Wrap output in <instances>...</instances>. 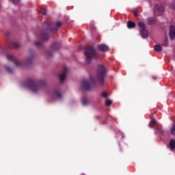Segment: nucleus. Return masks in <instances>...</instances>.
I'll return each instance as SVG.
<instances>
[{
  "label": "nucleus",
  "instance_id": "nucleus-1",
  "mask_svg": "<svg viewBox=\"0 0 175 175\" xmlns=\"http://www.w3.org/2000/svg\"><path fill=\"white\" fill-rule=\"evenodd\" d=\"M45 84L46 83L43 81L35 82V81L29 79L26 81V83L23 85V87H24V88H27V90H29L31 92L36 94V92L40 91V89L42 88L43 85Z\"/></svg>",
  "mask_w": 175,
  "mask_h": 175
},
{
  "label": "nucleus",
  "instance_id": "nucleus-2",
  "mask_svg": "<svg viewBox=\"0 0 175 175\" xmlns=\"http://www.w3.org/2000/svg\"><path fill=\"white\" fill-rule=\"evenodd\" d=\"M95 85V79L91 77L89 79H85L81 82V86L83 90L85 91H88V90H91V88H94Z\"/></svg>",
  "mask_w": 175,
  "mask_h": 175
},
{
  "label": "nucleus",
  "instance_id": "nucleus-3",
  "mask_svg": "<svg viewBox=\"0 0 175 175\" xmlns=\"http://www.w3.org/2000/svg\"><path fill=\"white\" fill-rule=\"evenodd\" d=\"M85 55L88 57L85 60L86 64H90L92 58L96 55V52H95V49L93 47H90L85 51Z\"/></svg>",
  "mask_w": 175,
  "mask_h": 175
},
{
  "label": "nucleus",
  "instance_id": "nucleus-4",
  "mask_svg": "<svg viewBox=\"0 0 175 175\" xmlns=\"http://www.w3.org/2000/svg\"><path fill=\"white\" fill-rule=\"evenodd\" d=\"M98 81L100 84H103V76L106 74V68L103 65H99L98 67Z\"/></svg>",
  "mask_w": 175,
  "mask_h": 175
},
{
  "label": "nucleus",
  "instance_id": "nucleus-5",
  "mask_svg": "<svg viewBox=\"0 0 175 175\" xmlns=\"http://www.w3.org/2000/svg\"><path fill=\"white\" fill-rule=\"evenodd\" d=\"M138 27L139 28V33L142 39H146L148 36V31L146 29V25L143 22L138 23Z\"/></svg>",
  "mask_w": 175,
  "mask_h": 175
},
{
  "label": "nucleus",
  "instance_id": "nucleus-6",
  "mask_svg": "<svg viewBox=\"0 0 175 175\" xmlns=\"http://www.w3.org/2000/svg\"><path fill=\"white\" fill-rule=\"evenodd\" d=\"M7 59L9 61H13L16 66H23V63L18 62V60L13 59V56L12 55H7Z\"/></svg>",
  "mask_w": 175,
  "mask_h": 175
},
{
  "label": "nucleus",
  "instance_id": "nucleus-7",
  "mask_svg": "<svg viewBox=\"0 0 175 175\" xmlns=\"http://www.w3.org/2000/svg\"><path fill=\"white\" fill-rule=\"evenodd\" d=\"M68 72V68L64 67V71L59 75V81L62 83L66 77V73Z\"/></svg>",
  "mask_w": 175,
  "mask_h": 175
},
{
  "label": "nucleus",
  "instance_id": "nucleus-8",
  "mask_svg": "<svg viewBox=\"0 0 175 175\" xmlns=\"http://www.w3.org/2000/svg\"><path fill=\"white\" fill-rule=\"evenodd\" d=\"M169 35L171 40L174 39L175 38V27L174 26L170 27Z\"/></svg>",
  "mask_w": 175,
  "mask_h": 175
},
{
  "label": "nucleus",
  "instance_id": "nucleus-9",
  "mask_svg": "<svg viewBox=\"0 0 175 175\" xmlns=\"http://www.w3.org/2000/svg\"><path fill=\"white\" fill-rule=\"evenodd\" d=\"M98 49L100 51H109V46L103 44L98 45Z\"/></svg>",
  "mask_w": 175,
  "mask_h": 175
},
{
  "label": "nucleus",
  "instance_id": "nucleus-10",
  "mask_svg": "<svg viewBox=\"0 0 175 175\" xmlns=\"http://www.w3.org/2000/svg\"><path fill=\"white\" fill-rule=\"evenodd\" d=\"M168 148L171 150L173 151L175 148V140L174 139H171L170 141L169 145H168Z\"/></svg>",
  "mask_w": 175,
  "mask_h": 175
},
{
  "label": "nucleus",
  "instance_id": "nucleus-11",
  "mask_svg": "<svg viewBox=\"0 0 175 175\" xmlns=\"http://www.w3.org/2000/svg\"><path fill=\"white\" fill-rule=\"evenodd\" d=\"M53 96H54V98H56V99H61L62 98L61 93L57 91L53 92Z\"/></svg>",
  "mask_w": 175,
  "mask_h": 175
},
{
  "label": "nucleus",
  "instance_id": "nucleus-12",
  "mask_svg": "<svg viewBox=\"0 0 175 175\" xmlns=\"http://www.w3.org/2000/svg\"><path fill=\"white\" fill-rule=\"evenodd\" d=\"M135 27H136V23H135L133 22H128L127 23V28H129V29H131L132 28H135Z\"/></svg>",
  "mask_w": 175,
  "mask_h": 175
},
{
  "label": "nucleus",
  "instance_id": "nucleus-13",
  "mask_svg": "<svg viewBox=\"0 0 175 175\" xmlns=\"http://www.w3.org/2000/svg\"><path fill=\"white\" fill-rule=\"evenodd\" d=\"M155 124H157V120L155 119V118H152L150 124V128H154V126L152 125H155Z\"/></svg>",
  "mask_w": 175,
  "mask_h": 175
},
{
  "label": "nucleus",
  "instance_id": "nucleus-14",
  "mask_svg": "<svg viewBox=\"0 0 175 175\" xmlns=\"http://www.w3.org/2000/svg\"><path fill=\"white\" fill-rule=\"evenodd\" d=\"M154 51H157L159 53V51H162V46L161 45H155L154 47Z\"/></svg>",
  "mask_w": 175,
  "mask_h": 175
},
{
  "label": "nucleus",
  "instance_id": "nucleus-15",
  "mask_svg": "<svg viewBox=\"0 0 175 175\" xmlns=\"http://www.w3.org/2000/svg\"><path fill=\"white\" fill-rule=\"evenodd\" d=\"M33 61V57H28L26 58V64H31Z\"/></svg>",
  "mask_w": 175,
  "mask_h": 175
},
{
  "label": "nucleus",
  "instance_id": "nucleus-16",
  "mask_svg": "<svg viewBox=\"0 0 175 175\" xmlns=\"http://www.w3.org/2000/svg\"><path fill=\"white\" fill-rule=\"evenodd\" d=\"M156 9L159 12H163V7L161 4L156 5Z\"/></svg>",
  "mask_w": 175,
  "mask_h": 175
},
{
  "label": "nucleus",
  "instance_id": "nucleus-17",
  "mask_svg": "<svg viewBox=\"0 0 175 175\" xmlns=\"http://www.w3.org/2000/svg\"><path fill=\"white\" fill-rule=\"evenodd\" d=\"M81 103H82L83 106H87L88 103V100H87V98H82Z\"/></svg>",
  "mask_w": 175,
  "mask_h": 175
},
{
  "label": "nucleus",
  "instance_id": "nucleus-18",
  "mask_svg": "<svg viewBox=\"0 0 175 175\" xmlns=\"http://www.w3.org/2000/svg\"><path fill=\"white\" fill-rule=\"evenodd\" d=\"M41 39H42V40H47L49 39V36H47V34H42L41 36Z\"/></svg>",
  "mask_w": 175,
  "mask_h": 175
},
{
  "label": "nucleus",
  "instance_id": "nucleus-19",
  "mask_svg": "<svg viewBox=\"0 0 175 175\" xmlns=\"http://www.w3.org/2000/svg\"><path fill=\"white\" fill-rule=\"evenodd\" d=\"M113 103L111 100L107 99L105 101L106 106H110Z\"/></svg>",
  "mask_w": 175,
  "mask_h": 175
},
{
  "label": "nucleus",
  "instance_id": "nucleus-20",
  "mask_svg": "<svg viewBox=\"0 0 175 175\" xmlns=\"http://www.w3.org/2000/svg\"><path fill=\"white\" fill-rule=\"evenodd\" d=\"M54 50H58V49H59V44L58 43H55L53 46Z\"/></svg>",
  "mask_w": 175,
  "mask_h": 175
},
{
  "label": "nucleus",
  "instance_id": "nucleus-21",
  "mask_svg": "<svg viewBox=\"0 0 175 175\" xmlns=\"http://www.w3.org/2000/svg\"><path fill=\"white\" fill-rule=\"evenodd\" d=\"M171 133L172 135H175V124H173L171 128Z\"/></svg>",
  "mask_w": 175,
  "mask_h": 175
},
{
  "label": "nucleus",
  "instance_id": "nucleus-22",
  "mask_svg": "<svg viewBox=\"0 0 175 175\" xmlns=\"http://www.w3.org/2000/svg\"><path fill=\"white\" fill-rule=\"evenodd\" d=\"M163 46H164V47H167V46H169V41L167 40H165V42L163 43Z\"/></svg>",
  "mask_w": 175,
  "mask_h": 175
},
{
  "label": "nucleus",
  "instance_id": "nucleus-23",
  "mask_svg": "<svg viewBox=\"0 0 175 175\" xmlns=\"http://www.w3.org/2000/svg\"><path fill=\"white\" fill-rule=\"evenodd\" d=\"M61 25H62V23H61V22H57L55 23V27H57V28H59V27H61Z\"/></svg>",
  "mask_w": 175,
  "mask_h": 175
},
{
  "label": "nucleus",
  "instance_id": "nucleus-24",
  "mask_svg": "<svg viewBox=\"0 0 175 175\" xmlns=\"http://www.w3.org/2000/svg\"><path fill=\"white\" fill-rule=\"evenodd\" d=\"M148 24H152L154 23V20L152 19V18H148Z\"/></svg>",
  "mask_w": 175,
  "mask_h": 175
},
{
  "label": "nucleus",
  "instance_id": "nucleus-25",
  "mask_svg": "<svg viewBox=\"0 0 175 175\" xmlns=\"http://www.w3.org/2000/svg\"><path fill=\"white\" fill-rule=\"evenodd\" d=\"M5 70L8 72V73H12V69H10V68H9L8 66H5Z\"/></svg>",
  "mask_w": 175,
  "mask_h": 175
},
{
  "label": "nucleus",
  "instance_id": "nucleus-26",
  "mask_svg": "<svg viewBox=\"0 0 175 175\" xmlns=\"http://www.w3.org/2000/svg\"><path fill=\"white\" fill-rule=\"evenodd\" d=\"M14 47H15V49H17L18 47H20V44L15 42L14 44Z\"/></svg>",
  "mask_w": 175,
  "mask_h": 175
},
{
  "label": "nucleus",
  "instance_id": "nucleus-27",
  "mask_svg": "<svg viewBox=\"0 0 175 175\" xmlns=\"http://www.w3.org/2000/svg\"><path fill=\"white\" fill-rule=\"evenodd\" d=\"M102 96H103V98H107L108 94H107V93H106V92H103V93H102Z\"/></svg>",
  "mask_w": 175,
  "mask_h": 175
},
{
  "label": "nucleus",
  "instance_id": "nucleus-28",
  "mask_svg": "<svg viewBox=\"0 0 175 175\" xmlns=\"http://www.w3.org/2000/svg\"><path fill=\"white\" fill-rule=\"evenodd\" d=\"M11 1V2H12V3H18V2H20V0H10Z\"/></svg>",
  "mask_w": 175,
  "mask_h": 175
},
{
  "label": "nucleus",
  "instance_id": "nucleus-29",
  "mask_svg": "<svg viewBox=\"0 0 175 175\" xmlns=\"http://www.w3.org/2000/svg\"><path fill=\"white\" fill-rule=\"evenodd\" d=\"M40 13H42L44 16L46 13V10H41Z\"/></svg>",
  "mask_w": 175,
  "mask_h": 175
},
{
  "label": "nucleus",
  "instance_id": "nucleus-30",
  "mask_svg": "<svg viewBox=\"0 0 175 175\" xmlns=\"http://www.w3.org/2000/svg\"><path fill=\"white\" fill-rule=\"evenodd\" d=\"M35 44H36V46H40V42H36Z\"/></svg>",
  "mask_w": 175,
  "mask_h": 175
},
{
  "label": "nucleus",
  "instance_id": "nucleus-31",
  "mask_svg": "<svg viewBox=\"0 0 175 175\" xmlns=\"http://www.w3.org/2000/svg\"><path fill=\"white\" fill-rule=\"evenodd\" d=\"M158 132H159V133H162V132L161 131V130H156V131H155V133H158Z\"/></svg>",
  "mask_w": 175,
  "mask_h": 175
},
{
  "label": "nucleus",
  "instance_id": "nucleus-32",
  "mask_svg": "<svg viewBox=\"0 0 175 175\" xmlns=\"http://www.w3.org/2000/svg\"><path fill=\"white\" fill-rule=\"evenodd\" d=\"M133 14H135V16H137V12H136V10L134 11Z\"/></svg>",
  "mask_w": 175,
  "mask_h": 175
},
{
  "label": "nucleus",
  "instance_id": "nucleus-33",
  "mask_svg": "<svg viewBox=\"0 0 175 175\" xmlns=\"http://www.w3.org/2000/svg\"><path fill=\"white\" fill-rule=\"evenodd\" d=\"M56 31H58V28H55V30H52L53 32H55Z\"/></svg>",
  "mask_w": 175,
  "mask_h": 175
}]
</instances>
